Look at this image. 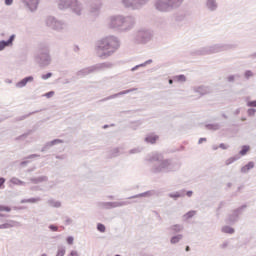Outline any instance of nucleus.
Returning <instances> with one entry per match:
<instances>
[{
    "instance_id": "nucleus-1",
    "label": "nucleus",
    "mask_w": 256,
    "mask_h": 256,
    "mask_svg": "<svg viewBox=\"0 0 256 256\" xmlns=\"http://www.w3.org/2000/svg\"><path fill=\"white\" fill-rule=\"evenodd\" d=\"M145 161L154 163L150 168V173L153 175H161V173H175L181 169V162L175 159H164L157 152L150 153L146 156Z\"/></svg>"
},
{
    "instance_id": "nucleus-2",
    "label": "nucleus",
    "mask_w": 256,
    "mask_h": 256,
    "mask_svg": "<svg viewBox=\"0 0 256 256\" xmlns=\"http://www.w3.org/2000/svg\"><path fill=\"white\" fill-rule=\"evenodd\" d=\"M119 47H121V40L117 36H106L96 42V55L100 59H109L114 53H117Z\"/></svg>"
},
{
    "instance_id": "nucleus-3",
    "label": "nucleus",
    "mask_w": 256,
    "mask_h": 256,
    "mask_svg": "<svg viewBox=\"0 0 256 256\" xmlns=\"http://www.w3.org/2000/svg\"><path fill=\"white\" fill-rule=\"evenodd\" d=\"M137 20L131 15H114L109 19V28L116 29L120 33H128L135 27Z\"/></svg>"
},
{
    "instance_id": "nucleus-4",
    "label": "nucleus",
    "mask_w": 256,
    "mask_h": 256,
    "mask_svg": "<svg viewBox=\"0 0 256 256\" xmlns=\"http://www.w3.org/2000/svg\"><path fill=\"white\" fill-rule=\"evenodd\" d=\"M185 0H155L154 7L160 13H171L174 9H179Z\"/></svg>"
},
{
    "instance_id": "nucleus-5",
    "label": "nucleus",
    "mask_w": 256,
    "mask_h": 256,
    "mask_svg": "<svg viewBox=\"0 0 256 256\" xmlns=\"http://www.w3.org/2000/svg\"><path fill=\"white\" fill-rule=\"evenodd\" d=\"M112 67H113V63L111 62L98 63L78 71L77 76L87 77V75H91V73H97V71H105V69H111Z\"/></svg>"
},
{
    "instance_id": "nucleus-6",
    "label": "nucleus",
    "mask_w": 256,
    "mask_h": 256,
    "mask_svg": "<svg viewBox=\"0 0 256 256\" xmlns=\"http://www.w3.org/2000/svg\"><path fill=\"white\" fill-rule=\"evenodd\" d=\"M229 49H233V44H213L211 46H206L198 50V55H211L213 53L229 51Z\"/></svg>"
},
{
    "instance_id": "nucleus-7",
    "label": "nucleus",
    "mask_w": 256,
    "mask_h": 256,
    "mask_svg": "<svg viewBox=\"0 0 256 256\" xmlns=\"http://www.w3.org/2000/svg\"><path fill=\"white\" fill-rule=\"evenodd\" d=\"M153 40V31L147 28H140L134 34V41L138 45H147Z\"/></svg>"
},
{
    "instance_id": "nucleus-8",
    "label": "nucleus",
    "mask_w": 256,
    "mask_h": 256,
    "mask_svg": "<svg viewBox=\"0 0 256 256\" xmlns=\"http://www.w3.org/2000/svg\"><path fill=\"white\" fill-rule=\"evenodd\" d=\"M35 59L40 67H48V65H51V54L49 53V47L45 46L44 48H41L38 51Z\"/></svg>"
},
{
    "instance_id": "nucleus-9",
    "label": "nucleus",
    "mask_w": 256,
    "mask_h": 256,
    "mask_svg": "<svg viewBox=\"0 0 256 256\" xmlns=\"http://www.w3.org/2000/svg\"><path fill=\"white\" fill-rule=\"evenodd\" d=\"M147 3H149V0H121L123 7H125V9H130V11L143 9Z\"/></svg>"
},
{
    "instance_id": "nucleus-10",
    "label": "nucleus",
    "mask_w": 256,
    "mask_h": 256,
    "mask_svg": "<svg viewBox=\"0 0 256 256\" xmlns=\"http://www.w3.org/2000/svg\"><path fill=\"white\" fill-rule=\"evenodd\" d=\"M46 25L54 31H65V29H67V23L65 21L57 20V18L53 16H48L46 18Z\"/></svg>"
},
{
    "instance_id": "nucleus-11",
    "label": "nucleus",
    "mask_w": 256,
    "mask_h": 256,
    "mask_svg": "<svg viewBox=\"0 0 256 256\" xmlns=\"http://www.w3.org/2000/svg\"><path fill=\"white\" fill-rule=\"evenodd\" d=\"M245 209H247V205H242L237 209L233 210L230 214H228L226 223H228L229 225H235V223L239 221V216L243 215V211H245Z\"/></svg>"
},
{
    "instance_id": "nucleus-12",
    "label": "nucleus",
    "mask_w": 256,
    "mask_h": 256,
    "mask_svg": "<svg viewBox=\"0 0 256 256\" xmlns=\"http://www.w3.org/2000/svg\"><path fill=\"white\" fill-rule=\"evenodd\" d=\"M131 205L129 201H120V202H98L97 207L99 209H117V207H127Z\"/></svg>"
},
{
    "instance_id": "nucleus-13",
    "label": "nucleus",
    "mask_w": 256,
    "mask_h": 256,
    "mask_svg": "<svg viewBox=\"0 0 256 256\" xmlns=\"http://www.w3.org/2000/svg\"><path fill=\"white\" fill-rule=\"evenodd\" d=\"M70 11L77 15L78 17H81L83 15V11H85V7L83 6V3L79 0L72 1V4L70 6Z\"/></svg>"
},
{
    "instance_id": "nucleus-14",
    "label": "nucleus",
    "mask_w": 256,
    "mask_h": 256,
    "mask_svg": "<svg viewBox=\"0 0 256 256\" xmlns=\"http://www.w3.org/2000/svg\"><path fill=\"white\" fill-rule=\"evenodd\" d=\"M41 0H22L23 5L26 9H29L31 13H35V11L39 7V3Z\"/></svg>"
},
{
    "instance_id": "nucleus-15",
    "label": "nucleus",
    "mask_w": 256,
    "mask_h": 256,
    "mask_svg": "<svg viewBox=\"0 0 256 256\" xmlns=\"http://www.w3.org/2000/svg\"><path fill=\"white\" fill-rule=\"evenodd\" d=\"M133 91H137V88H132V89H128V90L121 91V92H119V93L110 95V96H108V97L102 99L101 101H102V102L111 101V99H117V97H121V95H128V93H133Z\"/></svg>"
},
{
    "instance_id": "nucleus-16",
    "label": "nucleus",
    "mask_w": 256,
    "mask_h": 256,
    "mask_svg": "<svg viewBox=\"0 0 256 256\" xmlns=\"http://www.w3.org/2000/svg\"><path fill=\"white\" fill-rule=\"evenodd\" d=\"M34 81H35V77L27 76V77L23 78L22 80L18 81L15 84V87L17 89H23V87H27V83H33Z\"/></svg>"
},
{
    "instance_id": "nucleus-17",
    "label": "nucleus",
    "mask_w": 256,
    "mask_h": 256,
    "mask_svg": "<svg viewBox=\"0 0 256 256\" xmlns=\"http://www.w3.org/2000/svg\"><path fill=\"white\" fill-rule=\"evenodd\" d=\"M88 7L92 15H99V10L101 9V3L99 2V0H96L95 2L90 1L88 3Z\"/></svg>"
},
{
    "instance_id": "nucleus-18",
    "label": "nucleus",
    "mask_w": 256,
    "mask_h": 256,
    "mask_svg": "<svg viewBox=\"0 0 256 256\" xmlns=\"http://www.w3.org/2000/svg\"><path fill=\"white\" fill-rule=\"evenodd\" d=\"M74 0H57V7L60 11H66L70 9Z\"/></svg>"
},
{
    "instance_id": "nucleus-19",
    "label": "nucleus",
    "mask_w": 256,
    "mask_h": 256,
    "mask_svg": "<svg viewBox=\"0 0 256 256\" xmlns=\"http://www.w3.org/2000/svg\"><path fill=\"white\" fill-rule=\"evenodd\" d=\"M63 143L61 139H54L52 141L46 142L45 145L42 147L41 152L45 153V151H49L51 147H55V145H59Z\"/></svg>"
},
{
    "instance_id": "nucleus-20",
    "label": "nucleus",
    "mask_w": 256,
    "mask_h": 256,
    "mask_svg": "<svg viewBox=\"0 0 256 256\" xmlns=\"http://www.w3.org/2000/svg\"><path fill=\"white\" fill-rule=\"evenodd\" d=\"M15 41V34H12L8 40H1L0 41V51H3L5 47H11L13 42Z\"/></svg>"
},
{
    "instance_id": "nucleus-21",
    "label": "nucleus",
    "mask_w": 256,
    "mask_h": 256,
    "mask_svg": "<svg viewBox=\"0 0 256 256\" xmlns=\"http://www.w3.org/2000/svg\"><path fill=\"white\" fill-rule=\"evenodd\" d=\"M12 227H21V222L8 220L6 223L0 224V229H12Z\"/></svg>"
},
{
    "instance_id": "nucleus-22",
    "label": "nucleus",
    "mask_w": 256,
    "mask_h": 256,
    "mask_svg": "<svg viewBox=\"0 0 256 256\" xmlns=\"http://www.w3.org/2000/svg\"><path fill=\"white\" fill-rule=\"evenodd\" d=\"M194 93H199V95H207L211 93V89L208 86H197L193 88Z\"/></svg>"
},
{
    "instance_id": "nucleus-23",
    "label": "nucleus",
    "mask_w": 256,
    "mask_h": 256,
    "mask_svg": "<svg viewBox=\"0 0 256 256\" xmlns=\"http://www.w3.org/2000/svg\"><path fill=\"white\" fill-rule=\"evenodd\" d=\"M156 194L155 190H149L140 194L128 197V199H139V197H153Z\"/></svg>"
},
{
    "instance_id": "nucleus-24",
    "label": "nucleus",
    "mask_w": 256,
    "mask_h": 256,
    "mask_svg": "<svg viewBox=\"0 0 256 256\" xmlns=\"http://www.w3.org/2000/svg\"><path fill=\"white\" fill-rule=\"evenodd\" d=\"M205 7L208 11L213 12L219 7V4H217V0H206Z\"/></svg>"
},
{
    "instance_id": "nucleus-25",
    "label": "nucleus",
    "mask_w": 256,
    "mask_h": 256,
    "mask_svg": "<svg viewBox=\"0 0 256 256\" xmlns=\"http://www.w3.org/2000/svg\"><path fill=\"white\" fill-rule=\"evenodd\" d=\"M29 181L33 183V185H39V183H45L49 181V177L47 176L32 177L29 179Z\"/></svg>"
},
{
    "instance_id": "nucleus-26",
    "label": "nucleus",
    "mask_w": 256,
    "mask_h": 256,
    "mask_svg": "<svg viewBox=\"0 0 256 256\" xmlns=\"http://www.w3.org/2000/svg\"><path fill=\"white\" fill-rule=\"evenodd\" d=\"M168 197H170V199H173L174 201H177V199H181L182 197H185V190L169 193Z\"/></svg>"
},
{
    "instance_id": "nucleus-27",
    "label": "nucleus",
    "mask_w": 256,
    "mask_h": 256,
    "mask_svg": "<svg viewBox=\"0 0 256 256\" xmlns=\"http://www.w3.org/2000/svg\"><path fill=\"white\" fill-rule=\"evenodd\" d=\"M158 140L159 136H157L156 134H148L144 139L145 143H149L150 145H155Z\"/></svg>"
},
{
    "instance_id": "nucleus-28",
    "label": "nucleus",
    "mask_w": 256,
    "mask_h": 256,
    "mask_svg": "<svg viewBox=\"0 0 256 256\" xmlns=\"http://www.w3.org/2000/svg\"><path fill=\"white\" fill-rule=\"evenodd\" d=\"M254 168H255V162L250 161L240 169V172L246 175V173H249V171H251V169H254Z\"/></svg>"
},
{
    "instance_id": "nucleus-29",
    "label": "nucleus",
    "mask_w": 256,
    "mask_h": 256,
    "mask_svg": "<svg viewBox=\"0 0 256 256\" xmlns=\"http://www.w3.org/2000/svg\"><path fill=\"white\" fill-rule=\"evenodd\" d=\"M182 240H183V234H178L170 238V243L171 245H177V243H180Z\"/></svg>"
},
{
    "instance_id": "nucleus-30",
    "label": "nucleus",
    "mask_w": 256,
    "mask_h": 256,
    "mask_svg": "<svg viewBox=\"0 0 256 256\" xmlns=\"http://www.w3.org/2000/svg\"><path fill=\"white\" fill-rule=\"evenodd\" d=\"M183 229V225L181 224H175L169 227V231H172V233H181Z\"/></svg>"
},
{
    "instance_id": "nucleus-31",
    "label": "nucleus",
    "mask_w": 256,
    "mask_h": 256,
    "mask_svg": "<svg viewBox=\"0 0 256 256\" xmlns=\"http://www.w3.org/2000/svg\"><path fill=\"white\" fill-rule=\"evenodd\" d=\"M10 183H12V185H19V186H22V187H25V185H27V182H24V181L20 180L17 177L11 178Z\"/></svg>"
},
{
    "instance_id": "nucleus-32",
    "label": "nucleus",
    "mask_w": 256,
    "mask_h": 256,
    "mask_svg": "<svg viewBox=\"0 0 256 256\" xmlns=\"http://www.w3.org/2000/svg\"><path fill=\"white\" fill-rule=\"evenodd\" d=\"M47 204L49 207H54L55 209H59V207H61V201H57L55 199H49Z\"/></svg>"
},
{
    "instance_id": "nucleus-33",
    "label": "nucleus",
    "mask_w": 256,
    "mask_h": 256,
    "mask_svg": "<svg viewBox=\"0 0 256 256\" xmlns=\"http://www.w3.org/2000/svg\"><path fill=\"white\" fill-rule=\"evenodd\" d=\"M221 231L223 233H226L227 235H233L235 233V228H233L231 226H223L221 228Z\"/></svg>"
},
{
    "instance_id": "nucleus-34",
    "label": "nucleus",
    "mask_w": 256,
    "mask_h": 256,
    "mask_svg": "<svg viewBox=\"0 0 256 256\" xmlns=\"http://www.w3.org/2000/svg\"><path fill=\"white\" fill-rule=\"evenodd\" d=\"M206 129H208L209 131H219V129H221V125H219L218 123L206 124Z\"/></svg>"
},
{
    "instance_id": "nucleus-35",
    "label": "nucleus",
    "mask_w": 256,
    "mask_h": 256,
    "mask_svg": "<svg viewBox=\"0 0 256 256\" xmlns=\"http://www.w3.org/2000/svg\"><path fill=\"white\" fill-rule=\"evenodd\" d=\"M39 201H41V197L22 199L20 203H39Z\"/></svg>"
},
{
    "instance_id": "nucleus-36",
    "label": "nucleus",
    "mask_w": 256,
    "mask_h": 256,
    "mask_svg": "<svg viewBox=\"0 0 256 256\" xmlns=\"http://www.w3.org/2000/svg\"><path fill=\"white\" fill-rule=\"evenodd\" d=\"M249 149H251L249 145H243L241 150L239 151V156L241 155V157H245V155L249 153Z\"/></svg>"
},
{
    "instance_id": "nucleus-37",
    "label": "nucleus",
    "mask_w": 256,
    "mask_h": 256,
    "mask_svg": "<svg viewBox=\"0 0 256 256\" xmlns=\"http://www.w3.org/2000/svg\"><path fill=\"white\" fill-rule=\"evenodd\" d=\"M239 159H241V156H239V155L230 157L226 160V165H232V163H235V161H239Z\"/></svg>"
},
{
    "instance_id": "nucleus-38",
    "label": "nucleus",
    "mask_w": 256,
    "mask_h": 256,
    "mask_svg": "<svg viewBox=\"0 0 256 256\" xmlns=\"http://www.w3.org/2000/svg\"><path fill=\"white\" fill-rule=\"evenodd\" d=\"M174 81H177L178 83H185L187 81V78L185 77V75L180 74V75L174 76Z\"/></svg>"
},
{
    "instance_id": "nucleus-39",
    "label": "nucleus",
    "mask_w": 256,
    "mask_h": 256,
    "mask_svg": "<svg viewBox=\"0 0 256 256\" xmlns=\"http://www.w3.org/2000/svg\"><path fill=\"white\" fill-rule=\"evenodd\" d=\"M197 215V211L191 210L183 215L184 219H193Z\"/></svg>"
},
{
    "instance_id": "nucleus-40",
    "label": "nucleus",
    "mask_w": 256,
    "mask_h": 256,
    "mask_svg": "<svg viewBox=\"0 0 256 256\" xmlns=\"http://www.w3.org/2000/svg\"><path fill=\"white\" fill-rule=\"evenodd\" d=\"M143 151V147L138 146L136 148H133L129 151L130 155H137L138 153H141Z\"/></svg>"
},
{
    "instance_id": "nucleus-41",
    "label": "nucleus",
    "mask_w": 256,
    "mask_h": 256,
    "mask_svg": "<svg viewBox=\"0 0 256 256\" xmlns=\"http://www.w3.org/2000/svg\"><path fill=\"white\" fill-rule=\"evenodd\" d=\"M67 250L65 249V246L58 247L56 256H65V253Z\"/></svg>"
},
{
    "instance_id": "nucleus-42",
    "label": "nucleus",
    "mask_w": 256,
    "mask_h": 256,
    "mask_svg": "<svg viewBox=\"0 0 256 256\" xmlns=\"http://www.w3.org/2000/svg\"><path fill=\"white\" fill-rule=\"evenodd\" d=\"M235 79H239V74L230 75L227 77L228 83H235Z\"/></svg>"
},
{
    "instance_id": "nucleus-43",
    "label": "nucleus",
    "mask_w": 256,
    "mask_h": 256,
    "mask_svg": "<svg viewBox=\"0 0 256 256\" xmlns=\"http://www.w3.org/2000/svg\"><path fill=\"white\" fill-rule=\"evenodd\" d=\"M97 231H99L100 233H105V231H106L105 224L98 223L97 224Z\"/></svg>"
},
{
    "instance_id": "nucleus-44",
    "label": "nucleus",
    "mask_w": 256,
    "mask_h": 256,
    "mask_svg": "<svg viewBox=\"0 0 256 256\" xmlns=\"http://www.w3.org/2000/svg\"><path fill=\"white\" fill-rule=\"evenodd\" d=\"M51 77H53V73L48 72V73H46V74H43V75L41 76V79H43V81H47V79H51Z\"/></svg>"
},
{
    "instance_id": "nucleus-45",
    "label": "nucleus",
    "mask_w": 256,
    "mask_h": 256,
    "mask_svg": "<svg viewBox=\"0 0 256 256\" xmlns=\"http://www.w3.org/2000/svg\"><path fill=\"white\" fill-rule=\"evenodd\" d=\"M175 21H185V14H177L175 17Z\"/></svg>"
},
{
    "instance_id": "nucleus-46",
    "label": "nucleus",
    "mask_w": 256,
    "mask_h": 256,
    "mask_svg": "<svg viewBox=\"0 0 256 256\" xmlns=\"http://www.w3.org/2000/svg\"><path fill=\"white\" fill-rule=\"evenodd\" d=\"M2 211H6V213H10L11 207L0 205V212Z\"/></svg>"
},
{
    "instance_id": "nucleus-47",
    "label": "nucleus",
    "mask_w": 256,
    "mask_h": 256,
    "mask_svg": "<svg viewBox=\"0 0 256 256\" xmlns=\"http://www.w3.org/2000/svg\"><path fill=\"white\" fill-rule=\"evenodd\" d=\"M119 155V148H114L111 151V157H118Z\"/></svg>"
},
{
    "instance_id": "nucleus-48",
    "label": "nucleus",
    "mask_w": 256,
    "mask_h": 256,
    "mask_svg": "<svg viewBox=\"0 0 256 256\" xmlns=\"http://www.w3.org/2000/svg\"><path fill=\"white\" fill-rule=\"evenodd\" d=\"M247 113H248L249 117H253L256 113V110H255V108H250L247 110Z\"/></svg>"
},
{
    "instance_id": "nucleus-49",
    "label": "nucleus",
    "mask_w": 256,
    "mask_h": 256,
    "mask_svg": "<svg viewBox=\"0 0 256 256\" xmlns=\"http://www.w3.org/2000/svg\"><path fill=\"white\" fill-rule=\"evenodd\" d=\"M48 229H50V231H54V232L59 231V227L55 226L54 224L49 225Z\"/></svg>"
},
{
    "instance_id": "nucleus-50",
    "label": "nucleus",
    "mask_w": 256,
    "mask_h": 256,
    "mask_svg": "<svg viewBox=\"0 0 256 256\" xmlns=\"http://www.w3.org/2000/svg\"><path fill=\"white\" fill-rule=\"evenodd\" d=\"M53 95H55V92L54 91H50V92H47L43 95V97H47V99H51V97H53Z\"/></svg>"
},
{
    "instance_id": "nucleus-51",
    "label": "nucleus",
    "mask_w": 256,
    "mask_h": 256,
    "mask_svg": "<svg viewBox=\"0 0 256 256\" xmlns=\"http://www.w3.org/2000/svg\"><path fill=\"white\" fill-rule=\"evenodd\" d=\"M66 241H67L68 245H73L75 238H73V236H68Z\"/></svg>"
},
{
    "instance_id": "nucleus-52",
    "label": "nucleus",
    "mask_w": 256,
    "mask_h": 256,
    "mask_svg": "<svg viewBox=\"0 0 256 256\" xmlns=\"http://www.w3.org/2000/svg\"><path fill=\"white\" fill-rule=\"evenodd\" d=\"M244 75L246 79H249L250 77H253V72H251V70H247Z\"/></svg>"
},
{
    "instance_id": "nucleus-53",
    "label": "nucleus",
    "mask_w": 256,
    "mask_h": 256,
    "mask_svg": "<svg viewBox=\"0 0 256 256\" xmlns=\"http://www.w3.org/2000/svg\"><path fill=\"white\" fill-rule=\"evenodd\" d=\"M34 113L35 112H32V113H30L28 115L21 116L20 118H17V121H23V120L27 119V117H29V115H33Z\"/></svg>"
},
{
    "instance_id": "nucleus-54",
    "label": "nucleus",
    "mask_w": 256,
    "mask_h": 256,
    "mask_svg": "<svg viewBox=\"0 0 256 256\" xmlns=\"http://www.w3.org/2000/svg\"><path fill=\"white\" fill-rule=\"evenodd\" d=\"M247 107H256V100L247 102Z\"/></svg>"
},
{
    "instance_id": "nucleus-55",
    "label": "nucleus",
    "mask_w": 256,
    "mask_h": 256,
    "mask_svg": "<svg viewBox=\"0 0 256 256\" xmlns=\"http://www.w3.org/2000/svg\"><path fill=\"white\" fill-rule=\"evenodd\" d=\"M67 256H79V252H77V250H72Z\"/></svg>"
},
{
    "instance_id": "nucleus-56",
    "label": "nucleus",
    "mask_w": 256,
    "mask_h": 256,
    "mask_svg": "<svg viewBox=\"0 0 256 256\" xmlns=\"http://www.w3.org/2000/svg\"><path fill=\"white\" fill-rule=\"evenodd\" d=\"M35 157H41V155H39V154H31V155L27 156L26 159H35Z\"/></svg>"
},
{
    "instance_id": "nucleus-57",
    "label": "nucleus",
    "mask_w": 256,
    "mask_h": 256,
    "mask_svg": "<svg viewBox=\"0 0 256 256\" xmlns=\"http://www.w3.org/2000/svg\"><path fill=\"white\" fill-rule=\"evenodd\" d=\"M73 224V219L71 218H66L65 220V225H72Z\"/></svg>"
},
{
    "instance_id": "nucleus-58",
    "label": "nucleus",
    "mask_w": 256,
    "mask_h": 256,
    "mask_svg": "<svg viewBox=\"0 0 256 256\" xmlns=\"http://www.w3.org/2000/svg\"><path fill=\"white\" fill-rule=\"evenodd\" d=\"M5 178L4 177H0V189L3 187V185H5Z\"/></svg>"
},
{
    "instance_id": "nucleus-59",
    "label": "nucleus",
    "mask_w": 256,
    "mask_h": 256,
    "mask_svg": "<svg viewBox=\"0 0 256 256\" xmlns=\"http://www.w3.org/2000/svg\"><path fill=\"white\" fill-rule=\"evenodd\" d=\"M219 147H220V149H223V150L229 149V146L226 145V144H223V143H221V144L219 145Z\"/></svg>"
},
{
    "instance_id": "nucleus-60",
    "label": "nucleus",
    "mask_w": 256,
    "mask_h": 256,
    "mask_svg": "<svg viewBox=\"0 0 256 256\" xmlns=\"http://www.w3.org/2000/svg\"><path fill=\"white\" fill-rule=\"evenodd\" d=\"M5 5H7L8 7L13 5V0H5Z\"/></svg>"
},
{
    "instance_id": "nucleus-61",
    "label": "nucleus",
    "mask_w": 256,
    "mask_h": 256,
    "mask_svg": "<svg viewBox=\"0 0 256 256\" xmlns=\"http://www.w3.org/2000/svg\"><path fill=\"white\" fill-rule=\"evenodd\" d=\"M229 246V242H224L221 244V249H226Z\"/></svg>"
},
{
    "instance_id": "nucleus-62",
    "label": "nucleus",
    "mask_w": 256,
    "mask_h": 256,
    "mask_svg": "<svg viewBox=\"0 0 256 256\" xmlns=\"http://www.w3.org/2000/svg\"><path fill=\"white\" fill-rule=\"evenodd\" d=\"M186 195H187V197H193V191L188 190V191L186 192Z\"/></svg>"
},
{
    "instance_id": "nucleus-63",
    "label": "nucleus",
    "mask_w": 256,
    "mask_h": 256,
    "mask_svg": "<svg viewBox=\"0 0 256 256\" xmlns=\"http://www.w3.org/2000/svg\"><path fill=\"white\" fill-rule=\"evenodd\" d=\"M205 141H207V138H200V139L198 140V145H201V143H203V142H205Z\"/></svg>"
},
{
    "instance_id": "nucleus-64",
    "label": "nucleus",
    "mask_w": 256,
    "mask_h": 256,
    "mask_svg": "<svg viewBox=\"0 0 256 256\" xmlns=\"http://www.w3.org/2000/svg\"><path fill=\"white\" fill-rule=\"evenodd\" d=\"M27 135H29V134H22L17 139H26Z\"/></svg>"
}]
</instances>
